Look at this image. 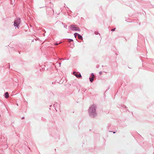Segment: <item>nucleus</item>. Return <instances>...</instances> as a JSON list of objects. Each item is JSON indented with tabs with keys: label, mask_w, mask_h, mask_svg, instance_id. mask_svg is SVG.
I'll return each mask as SVG.
<instances>
[{
	"label": "nucleus",
	"mask_w": 154,
	"mask_h": 154,
	"mask_svg": "<svg viewBox=\"0 0 154 154\" xmlns=\"http://www.w3.org/2000/svg\"><path fill=\"white\" fill-rule=\"evenodd\" d=\"M70 28L72 30L80 31V29L76 25H72L70 26Z\"/></svg>",
	"instance_id": "f257e3e1"
},
{
	"label": "nucleus",
	"mask_w": 154,
	"mask_h": 154,
	"mask_svg": "<svg viewBox=\"0 0 154 154\" xmlns=\"http://www.w3.org/2000/svg\"><path fill=\"white\" fill-rule=\"evenodd\" d=\"M20 22V19H18L15 20L14 22V25L15 26L18 27Z\"/></svg>",
	"instance_id": "f03ea898"
},
{
	"label": "nucleus",
	"mask_w": 154,
	"mask_h": 154,
	"mask_svg": "<svg viewBox=\"0 0 154 154\" xmlns=\"http://www.w3.org/2000/svg\"><path fill=\"white\" fill-rule=\"evenodd\" d=\"M78 73H76V72H74L73 74L74 75H75L77 77H81V75L80 73L78 74Z\"/></svg>",
	"instance_id": "7ed1b4c3"
},
{
	"label": "nucleus",
	"mask_w": 154,
	"mask_h": 154,
	"mask_svg": "<svg viewBox=\"0 0 154 154\" xmlns=\"http://www.w3.org/2000/svg\"><path fill=\"white\" fill-rule=\"evenodd\" d=\"M91 78H90V81L91 82H92L94 80V74L93 73H92L91 74Z\"/></svg>",
	"instance_id": "20e7f679"
},
{
	"label": "nucleus",
	"mask_w": 154,
	"mask_h": 154,
	"mask_svg": "<svg viewBox=\"0 0 154 154\" xmlns=\"http://www.w3.org/2000/svg\"><path fill=\"white\" fill-rule=\"evenodd\" d=\"M95 111V109L93 107H91L90 109V112H94Z\"/></svg>",
	"instance_id": "39448f33"
},
{
	"label": "nucleus",
	"mask_w": 154,
	"mask_h": 154,
	"mask_svg": "<svg viewBox=\"0 0 154 154\" xmlns=\"http://www.w3.org/2000/svg\"><path fill=\"white\" fill-rule=\"evenodd\" d=\"M5 97L7 98L9 97V94L8 92H6L5 94Z\"/></svg>",
	"instance_id": "423d86ee"
},
{
	"label": "nucleus",
	"mask_w": 154,
	"mask_h": 154,
	"mask_svg": "<svg viewBox=\"0 0 154 154\" xmlns=\"http://www.w3.org/2000/svg\"><path fill=\"white\" fill-rule=\"evenodd\" d=\"M78 38L79 39H82V36L79 34L78 35Z\"/></svg>",
	"instance_id": "0eeeda50"
},
{
	"label": "nucleus",
	"mask_w": 154,
	"mask_h": 154,
	"mask_svg": "<svg viewBox=\"0 0 154 154\" xmlns=\"http://www.w3.org/2000/svg\"><path fill=\"white\" fill-rule=\"evenodd\" d=\"M78 34L77 33H74V35L75 37L76 38L77 35L78 36Z\"/></svg>",
	"instance_id": "6e6552de"
},
{
	"label": "nucleus",
	"mask_w": 154,
	"mask_h": 154,
	"mask_svg": "<svg viewBox=\"0 0 154 154\" xmlns=\"http://www.w3.org/2000/svg\"><path fill=\"white\" fill-rule=\"evenodd\" d=\"M73 41V40L71 39H69V42H71Z\"/></svg>",
	"instance_id": "1a4fd4ad"
},
{
	"label": "nucleus",
	"mask_w": 154,
	"mask_h": 154,
	"mask_svg": "<svg viewBox=\"0 0 154 154\" xmlns=\"http://www.w3.org/2000/svg\"><path fill=\"white\" fill-rule=\"evenodd\" d=\"M115 29H116V28H114V29H111V31H114Z\"/></svg>",
	"instance_id": "9d476101"
},
{
	"label": "nucleus",
	"mask_w": 154,
	"mask_h": 154,
	"mask_svg": "<svg viewBox=\"0 0 154 154\" xmlns=\"http://www.w3.org/2000/svg\"><path fill=\"white\" fill-rule=\"evenodd\" d=\"M58 45V43H56V44H55V45Z\"/></svg>",
	"instance_id": "9b49d317"
},
{
	"label": "nucleus",
	"mask_w": 154,
	"mask_h": 154,
	"mask_svg": "<svg viewBox=\"0 0 154 154\" xmlns=\"http://www.w3.org/2000/svg\"><path fill=\"white\" fill-rule=\"evenodd\" d=\"M113 133H115V132H113Z\"/></svg>",
	"instance_id": "f8f14e48"
},
{
	"label": "nucleus",
	"mask_w": 154,
	"mask_h": 154,
	"mask_svg": "<svg viewBox=\"0 0 154 154\" xmlns=\"http://www.w3.org/2000/svg\"><path fill=\"white\" fill-rule=\"evenodd\" d=\"M59 64H60H60H61V63H59Z\"/></svg>",
	"instance_id": "ddd939ff"
}]
</instances>
